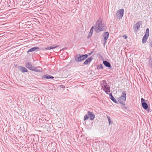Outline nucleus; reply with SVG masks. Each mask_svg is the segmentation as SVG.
Here are the masks:
<instances>
[{"label":"nucleus","instance_id":"1","mask_svg":"<svg viewBox=\"0 0 152 152\" xmlns=\"http://www.w3.org/2000/svg\"><path fill=\"white\" fill-rule=\"evenodd\" d=\"M95 31L98 33L105 30V28L104 25L102 24L101 18H99L96 22L95 25Z\"/></svg>","mask_w":152,"mask_h":152},{"label":"nucleus","instance_id":"2","mask_svg":"<svg viewBox=\"0 0 152 152\" xmlns=\"http://www.w3.org/2000/svg\"><path fill=\"white\" fill-rule=\"evenodd\" d=\"M103 84H102V89L107 94H108L110 92V86L106 83V81H103Z\"/></svg>","mask_w":152,"mask_h":152},{"label":"nucleus","instance_id":"3","mask_svg":"<svg viewBox=\"0 0 152 152\" xmlns=\"http://www.w3.org/2000/svg\"><path fill=\"white\" fill-rule=\"evenodd\" d=\"M88 56L87 54L83 55L81 56L78 55L75 57V60L76 61L81 62L86 58Z\"/></svg>","mask_w":152,"mask_h":152},{"label":"nucleus","instance_id":"4","mask_svg":"<svg viewBox=\"0 0 152 152\" xmlns=\"http://www.w3.org/2000/svg\"><path fill=\"white\" fill-rule=\"evenodd\" d=\"M124 10L121 9L118 10L116 14V16L118 19H120L122 18L124 14Z\"/></svg>","mask_w":152,"mask_h":152},{"label":"nucleus","instance_id":"5","mask_svg":"<svg viewBox=\"0 0 152 152\" xmlns=\"http://www.w3.org/2000/svg\"><path fill=\"white\" fill-rule=\"evenodd\" d=\"M122 95L118 99V101L121 104L125 105L124 103L126 100V94L124 92H123Z\"/></svg>","mask_w":152,"mask_h":152},{"label":"nucleus","instance_id":"6","mask_svg":"<svg viewBox=\"0 0 152 152\" xmlns=\"http://www.w3.org/2000/svg\"><path fill=\"white\" fill-rule=\"evenodd\" d=\"M141 102L142 106L143 108L147 111L148 110V105L147 103L145 102V101H148L147 100L145 101V99L143 98H141Z\"/></svg>","mask_w":152,"mask_h":152},{"label":"nucleus","instance_id":"7","mask_svg":"<svg viewBox=\"0 0 152 152\" xmlns=\"http://www.w3.org/2000/svg\"><path fill=\"white\" fill-rule=\"evenodd\" d=\"M142 23L141 21H139L136 23L134 26L135 28L134 31L137 32L140 26L142 25Z\"/></svg>","mask_w":152,"mask_h":152},{"label":"nucleus","instance_id":"8","mask_svg":"<svg viewBox=\"0 0 152 152\" xmlns=\"http://www.w3.org/2000/svg\"><path fill=\"white\" fill-rule=\"evenodd\" d=\"M88 115L91 121L93 120L95 117L94 115L92 112L90 111L88 112Z\"/></svg>","mask_w":152,"mask_h":152},{"label":"nucleus","instance_id":"9","mask_svg":"<svg viewBox=\"0 0 152 152\" xmlns=\"http://www.w3.org/2000/svg\"><path fill=\"white\" fill-rule=\"evenodd\" d=\"M109 34L108 32H106L103 35V37L104 38V45L106 43V42L108 38Z\"/></svg>","mask_w":152,"mask_h":152},{"label":"nucleus","instance_id":"10","mask_svg":"<svg viewBox=\"0 0 152 152\" xmlns=\"http://www.w3.org/2000/svg\"><path fill=\"white\" fill-rule=\"evenodd\" d=\"M31 71H34L35 72H39L42 71V69L39 66L37 67L34 66Z\"/></svg>","mask_w":152,"mask_h":152},{"label":"nucleus","instance_id":"11","mask_svg":"<svg viewBox=\"0 0 152 152\" xmlns=\"http://www.w3.org/2000/svg\"><path fill=\"white\" fill-rule=\"evenodd\" d=\"M42 78L43 79H50L54 78V77L48 75H45L42 76Z\"/></svg>","mask_w":152,"mask_h":152},{"label":"nucleus","instance_id":"12","mask_svg":"<svg viewBox=\"0 0 152 152\" xmlns=\"http://www.w3.org/2000/svg\"><path fill=\"white\" fill-rule=\"evenodd\" d=\"M26 67L30 70H32L34 66H32L31 63L28 62L26 64Z\"/></svg>","mask_w":152,"mask_h":152},{"label":"nucleus","instance_id":"13","mask_svg":"<svg viewBox=\"0 0 152 152\" xmlns=\"http://www.w3.org/2000/svg\"><path fill=\"white\" fill-rule=\"evenodd\" d=\"M92 59L93 58L92 56L88 58L84 62L83 64L85 65H87L91 61Z\"/></svg>","mask_w":152,"mask_h":152},{"label":"nucleus","instance_id":"14","mask_svg":"<svg viewBox=\"0 0 152 152\" xmlns=\"http://www.w3.org/2000/svg\"><path fill=\"white\" fill-rule=\"evenodd\" d=\"M39 49V48L38 47H34L33 48H31V49H29V50H28V51H27V52L28 53H29V52H32L34 51H35V50H36Z\"/></svg>","mask_w":152,"mask_h":152},{"label":"nucleus","instance_id":"15","mask_svg":"<svg viewBox=\"0 0 152 152\" xmlns=\"http://www.w3.org/2000/svg\"><path fill=\"white\" fill-rule=\"evenodd\" d=\"M103 63L104 65L107 67L108 68H110L111 67V64L110 63L106 61H103Z\"/></svg>","mask_w":152,"mask_h":152},{"label":"nucleus","instance_id":"16","mask_svg":"<svg viewBox=\"0 0 152 152\" xmlns=\"http://www.w3.org/2000/svg\"><path fill=\"white\" fill-rule=\"evenodd\" d=\"M19 69L20 71L22 72H27L28 70L25 67L20 66Z\"/></svg>","mask_w":152,"mask_h":152},{"label":"nucleus","instance_id":"17","mask_svg":"<svg viewBox=\"0 0 152 152\" xmlns=\"http://www.w3.org/2000/svg\"><path fill=\"white\" fill-rule=\"evenodd\" d=\"M148 39V38L143 37L142 39V43L143 44L145 43L147 41Z\"/></svg>","mask_w":152,"mask_h":152},{"label":"nucleus","instance_id":"18","mask_svg":"<svg viewBox=\"0 0 152 152\" xmlns=\"http://www.w3.org/2000/svg\"><path fill=\"white\" fill-rule=\"evenodd\" d=\"M107 118L109 124L110 125L112 124H113V122L111 120L109 116H107Z\"/></svg>","mask_w":152,"mask_h":152},{"label":"nucleus","instance_id":"19","mask_svg":"<svg viewBox=\"0 0 152 152\" xmlns=\"http://www.w3.org/2000/svg\"><path fill=\"white\" fill-rule=\"evenodd\" d=\"M110 99L113 101L115 103H117V100L113 96L110 98Z\"/></svg>","mask_w":152,"mask_h":152},{"label":"nucleus","instance_id":"20","mask_svg":"<svg viewBox=\"0 0 152 152\" xmlns=\"http://www.w3.org/2000/svg\"><path fill=\"white\" fill-rule=\"evenodd\" d=\"M89 118V116L88 115H85L84 117V121H86V120L88 119Z\"/></svg>","mask_w":152,"mask_h":152},{"label":"nucleus","instance_id":"21","mask_svg":"<svg viewBox=\"0 0 152 152\" xmlns=\"http://www.w3.org/2000/svg\"><path fill=\"white\" fill-rule=\"evenodd\" d=\"M149 36V34H147V33H145V35L144 36V37H143L148 38Z\"/></svg>","mask_w":152,"mask_h":152},{"label":"nucleus","instance_id":"22","mask_svg":"<svg viewBox=\"0 0 152 152\" xmlns=\"http://www.w3.org/2000/svg\"><path fill=\"white\" fill-rule=\"evenodd\" d=\"M45 49L47 50H50L51 49H53V48H52V47H47L45 48Z\"/></svg>","mask_w":152,"mask_h":152},{"label":"nucleus","instance_id":"23","mask_svg":"<svg viewBox=\"0 0 152 152\" xmlns=\"http://www.w3.org/2000/svg\"><path fill=\"white\" fill-rule=\"evenodd\" d=\"M92 33L89 32V33L88 35V36L87 37V38L88 39H89V38L91 37V36H92Z\"/></svg>","mask_w":152,"mask_h":152},{"label":"nucleus","instance_id":"24","mask_svg":"<svg viewBox=\"0 0 152 152\" xmlns=\"http://www.w3.org/2000/svg\"><path fill=\"white\" fill-rule=\"evenodd\" d=\"M94 27L92 26L91 28V29L90 30V32L91 33H93V29H94Z\"/></svg>","mask_w":152,"mask_h":152},{"label":"nucleus","instance_id":"25","mask_svg":"<svg viewBox=\"0 0 152 152\" xmlns=\"http://www.w3.org/2000/svg\"><path fill=\"white\" fill-rule=\"evenodd\" d=\"M98 68L99 69H102L103 68L102 65L100 64V65L98 66Z\"/></svg>","mask_w":152,"mask_h":152},{"label":"nucleus","instance_id":"26","mask_svg":"<svg viewBox=\"0 0 152 152\" xmlns=\"http://www.w3.org/2000/svg\"><path fill=\"white\" fill-rule=\"evenodd\" d=\"M58 46H56L55 45H52V48H53V49L55 48H56L58 47Z\"/></svg>","mask_w":152,"mask_h":152},{"label":"nucleus","instance_id":"27","mask_svg":"<svg viewBox=\"0 0 152 152\" xmlns=\"http://www.w3.org/2000/svg\"><path fill=\"white\" fill-rule=\"evenodd\" d=\"M149 28H147L146 30L145 33L149 34Z\"/></svg>","mask_w":152,"mask_h":152},{"label":"nucleus","instance_id":"28","mask_svg":"<svg viewBox=\"0 0 152 152\" xmlns=\"http://www.w3.org/2000/svg\"><path fill=\"white\" fill-rule=\"evenodd\" d=\"M109 96L110 97V98H111V97H113V96L112 95V94L111 93H110L109 94Z\"/></svg>","mask_w":152,"mask_h":152},{"label":"nucleus","instance_id":"29","mask_svg":"<svg viewBox=\"0 0 152 152\" xmlns=\"http://www.w3.org/2000/svg\"><path fill=\"white\" fill-rule=\"evenodd\" d=\"M123 37L125 39H126L127 38V36H125V35H124L123 36Z\"/></svg>","mask_w":152,"mask_h":152},{"label":"nucleus","instance_id":"30","mask_svg":"<svg viewBox=\"0 0 152 152\" xmlns=\"http://www.w3.org/2000/svg\"><path fill=\"white\" fill-rule=\"evenodd\" d=\"M91 53H89V55H90L91 54Z\"/></svg>","mask_w":152,"mask_h":152}]
</instances>
